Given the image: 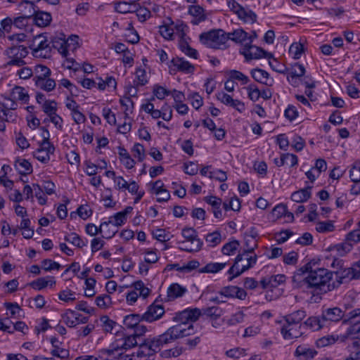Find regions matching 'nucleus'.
<instances>
[{
	"label": "nucleus",
	"instance_id": "1",
	"mask_svg": "<svg viewBox=\"0 0 360 360\" xmlns=\"http://www.w3.org/2000/svg\"><path fill=\"white\" fill-rule=\"evenodd\" d=\"M195 333L193 324H190L186 329L181 328L180 326H171L164 333L155 338L139 341L136 358L153 357L156 352L160 350L161 347L173 342L177 339L193 335Z\"/></svg>",
	"mask_w": 360,
	"mask_h": 360
},
{
	"label": "nucleus",
	"instance_id": "2",
	"mask_svg": "<svg viewBox=\"0 0 360 360\" xmlns=\"http://www.w3.org/2000/svg\"><path fill=\"white\" fill-rule=\"evenodd\" d=\"M333 273L324 268H317L303 278L302 282L307 288L313 290L316 294H324L336 288L333 281Z\"/></svg>",
	"mask_w": 360,
	"mask_h": 360
},
{
	"label": "nucleus",
	"instance_id": "3",
	"mask_svg": "<svg viewBox=\"0 0 360 360\" xmlns=\"http://www.w3.org/2000/svg\"><path fill=\"white\" fill-rule=\"evenodd\" d=\"M257 259L256 254L254 255H248L246 253L238 254L235 259L234 264L228 271V274L231 275L229 278V281H231L234 278L252 268L256 264Z\"/></svg>",
	"mask_w": 360,
	"mask_h": 360
},
{
	"label": "nucleus",
	"instance_id": "4",
	"mask_svg": "<svg viewBox=\"0 0 360 360\" xmlns=\"http://www.w3.org/2000/svg\"><path fill=\"white\" fill-rule=\"evenodd\" d=\"M200 41L208 47L219 49L229 40L227 33L221 29L212 30L200 35Z\"/></svg>",
	"mask_w": 360,
	"mask_h": 360
},
{
	"label": "nucleus",
	"instance_id": "5",
	"mask_svg": "<svg viewBox=\"0 0 360 360\" xmlns=\"http://www.w3.org/2000/svg\"><path fill=\"white\" fill-rule=\"evenodd\" d=\"M182 236L186 239L179 242V249L188 252H198L202 245V241L198 238L196 231L193 228H184L182 230Z\"/></svg>",
	"mask_w": 360,
	"mask_h": 360
},
{
	"label": "nucleus",
	"instance_id": "6",
	"mask_svg": "<svg viewBox=\"0 0 360 360\" xmlns=\"http://www.w3.org/2000/svg\"><path fill=\"white\" fill-rule=\"evenodd\" d=\"M19 11L22 15L14 18L13 25L19 29H23L27 26L29 20H32L33 13H35L34 3L27 0L22 1L19 4Z\"/></svg>",
	"mask_w": 360,
	"mask_h": 360
},
{
	"label": "nucleus",
	"instance_id": "7",
	"mask_svg": "<svg viewBox=\"0 0 360 360\" xmlns=\"http://www.w3.org/2000/svg\"><path fill=\"white\" fill-rule=\"evenodd\" d=\"M27 47L22 45L13 46L5 51V54L11 58L7 62L8 66H18L20 67L25 64L23 58L28 54Z\"/></svg>",
	"mask_w": 360,
	"mask_h": 360
},
{
	"label": "nucleus",
	"instance_id": "8",
	"mask_svg": "<svg viewBox=\"0 0 360 360\" xmlns=\"http://www.w3.org/2000/svg\"><path fill=\"white\" fill-rule=\"evenodd\" d=\"M201 310L198 308H188L183 310L182 311L176 313V315L173 317V321L179 323L176 326H180L181 328L186 329L187 328H184L183 325H186L188 322L196 321L201 316Z\"/></svg>",
	"mask_w": 360,
	"mask_h": 360
},
{
	"label": "nucleus",
	"instance_id": "9",
	"mask_svg": "<svg viewBox=\"0 0 360 360\" xmlns=\"http://www.w3.org/2000/svg\"><path fill=\"white\" fill-rule=\"evenodd\" d=\"M306 316L305 311L302 309L297 310L290 314L285 316V320L288 323V326H283L281 328V332L285 339H292L294 335L290 333V328L288 327L292 324H297L300 323Z\"/></svg>",
	"mask_w": 360,
	"mask_h": 360
},
{
	"label": "nucleus",
	"instance_id": "10",
	"mask_svg": "<svg viewBox=\"0 0 360 360\" xmlns=\"http://www.w3.org/2000/svg\"><path fill=\"white\" fill-rule=\"evenodd\" d=\"M359 269L356 270L354 264L351 267L348 268H342L340 267L339 271H336L333 273V275L335 276L336 279V288L340 285V284L348 282L352 279H359L360 274Z\"/></svg>",
	"mask_w": 360,
	"mask_h": 360
},
{
	"label": "nucleus",
	"instance_id": "11",
	"mask_svg": "<svg viewBox=\"0 0 360 360\" xmlns=\"http://www.w3.org/2000/svg\"><path fill=\"white\" fill-rule=\"evenodd\" d=\"M126 351L125 349L110 346L109 349H102L101 353L112 356L115 360H138L135 357L134 353L129 354L126 353Z\"/></svg>",
	"mask_w": 360,
	"mask_h": 360
},
{
	"label": "nucleus",
	"instance_id": "12",
	"mask_svg": "<svg viewBox=\"0 0 360 360\" xmlns=\"http://www.w3.org/2000/svg\"><path fill=\"white\" fill-rule=\"evenodd\" d=\"M165 314V309L162 305L155 304L153 303L150 304L147 311L142 314L143 320L147 322H153L160 319Z\"/></svg>",
	"mask_w": 360,
	"mask_h": 360
},
{
	"label": "nucleus",
	"instance_id": "13",
	"mask_svg": "<svg viewBox=\"0 0 360 360\" xmlns=\"http://www.w3.org/2000/svg\"><path fill=\"white\" fill-rule=\"evenodd\" d=\"M35 13H33L32 21L38 27H46L51 22L52 18L50 13L40 11L39 7L34 4Z\"/></svg>",
	"mask_w": 360,
	"mask_h": 360
},
{
	"label": "nucleus",
	"instance_id": "14",
	"mask_svg": "<svg viewBox=\"0 0 360 360\" xmlns=\"http://www.w3.org/2000/svg\"><path fill=\"white\" fill-rule=\"evenodd\" d=\"M305 72L306 70L303 65L295 63L292 65L290 71L288 72L287 80L292 86H297L298 85L297 79L304 76Z\"/></svg>",
	"mask_w": 360,
	"mask_h": 360
},
{
	"label": "nucleus",
	"instance_id": "15",
	"mask_svg": "<svg viewBox=\"0 0 360 360\" xmlns=\"http://www.w3.org/2000/svg\"><path fill=\"white\" fill-rule=\"evenodd\" d=\"M219 294L226 297H236L241 300H245L247 296V292L244 289L233 285L223 288Z\"/></svg>",
	"mask_w": 360,
	"mask_h": 360
},
{
	"label": "nucleus",
	"instance_id": "16",
	"mask_svg": "<svg viewBox=\"0 0 360 360\" xmlns=\"http://www.w3.org/2000/svg\"><path fill=\"white\" fill-rule=\"evenodd\" d=\"M317 354V352L306 345H299L294 353L298 360H311Z\"/></svg>",
	"mask_w": 360,
	"mask_h": 360
},
{
	"label": "nucleus",
	"instance_id": "17",
	"mask_svg": "<svg viewBox=\"0 0 360 360\" xmlns=\"http://www.w3.org/2000/svg\"><path fill=\"white\" fill-rule=\"evenodd\" d=\"M251 76L257 82L271 86L274 82V79L269 77V74L260 68H255L251 70Z\"/></svg>",
	"mask_w": 360,
	"mask_h": 360
},
{
	"label": "nucleus",
	"instance_id": "18",
	"mask_svg": "<svg viewBox=\"0 0 360 360\" xmlns=\"http://www.w3.org/2000/svg\"><path fill=\"white\" fill-rule=\"evenodd\" d=\"M186 292L187 289L186 287H184L177 283H172L167 288L166 301H173L177 298L181 297Z\"/></svg>",
	"mask_w": 360,
	"mask_h": 360
},
{
	"label": "nucleus",
	"instance_id": "19",
	"mask_svg": "<svg viewBox=\"0 0 360 360\" xmlns=\"http://www.w3.org/2000/svg\"><path fill=\"white\" fill-rule=\"evenodd\" d=\"M138 344H139V340L131 334L124 336L121 340L115 341L110 346L127 350L135 346H138Z\"/></svg>",
	"mask_w": 360,
	"mask_h": 360
},
{
	"label": "nucleus",
	"instance_id": "20",
	"mask_svg": "<svg viewBox=\"0 0 360 360\" xmlns=\"http://www.w3.org/2000/svg\"><path fill=\"white\" fill-rule=\"evenodd\" d=\"M285 281V276L278 274L268 278H264L260 281L263 289L276 288L279 284Z\"/></svg>",
	"mask_w": 360,
	"mask_h": 360
},
{
	"label": "nucleus",
	"instance_id": "21",
	"mask_svg": "<svg viewBox=\"0 0 360 360\" xmlns=\"http://www.w3.org/2000/svg\"><path fill=\"white\" fill-rule=\"evenodd\" d=\"M170 63L176 67L179 71L184 73H193L195 70V67L188 61L185 60L183 58H174L170 61Z\"/></svg>",
	"mask_w": 360,
	"mask_h": 360
},
{
	"label": "nucleus",
	"instance_id": "22",
	"mask_svg": "<svg viewBox=\"0 0 360 360\" xmlns=\"http://www.w3.org/2000/svg\"><path fill=\"white\" fill-rule=\"evenodd\" d=\"M133 210V207L127 206L123 211L119 212L109 218V220H112V224L115 226H120L123 225L127 219V214L131 213Z\"/></svg>",
	"mask_w": 360,
	"mask_h": 360
},
{
	"label": "nucleus",
	"instance_id": "23",
	"mask_svg": "<svg viewBox=\"0 0 360 360\" xmlns=\"http://www.w3.org/2000/svg\"><path fill=\"white\" fill-rule=\"evenodd\" d=\"M14 167L21 175L30 174L33 171L31 163L28 160L20 158L15 160Z\"/></svg>",
	"mask_w": 360,
	"mask_h": 360
},
{
	"label": "nucleus",
	"instance_id": "24",
	"mask_svg": "<svg viewBox=\"0 0 360 360\" xmlns=\"http://www.w3.org/2000/svg\"><path fill=\"white\" fill-rule=\"evenodd\" d=\"M312 186H308L304 188H302L299 191H295L291 195L292 200L297 202H305L311 198V190Z\"/></svg>",
	"mask_w": 360,
	"mask_h": 360
},
{
	"label": "nucleus",
	"instance_id": "25",
	"mask_svg": "<svg viewBox=\"0 0 360 360\" xmlns=\"http://www.w3.org/2000/svg\"><path fill=\"white\" fill-rule=\"evenodd\" d=\"M143 315L139 314H130L125 316L123 319V325L127 329H133L139 323L143 321Z\"/></svg>",
	"mask_w": 360,
	"mask_h": 360
},
{
	"label": "nucleus",
	"instance_id": "26",
	"mask_svg": "<svg viewBox=\"0 0 360 360\" xmlns=\"http://www.w3.org/2000/svg\"><path fill=\"white\" fill-rule=\"evenodd\" d=\"M51 343L54 348L51 352L53 356H57L60 359H65L69 356V351L68 349L60 347L59 345L60 342L56 338H51Z\"/></svg>",
	"mask_w": 360,
	"mask_h": 360
},
{
	"label": "nucleus",
	"instance_id": "27",
	"mask_svg": "<svg viewBox=\"0 0 360 360\" xmlns=\"http://www.w3.org/2000/svg\"><path fill=\"white\" fill-rule=\"evenodd\" d=\"M34 72L35 74L33 78L34 82L41 81L43 79H47L51 75V70L47 66L41 64L34 67Z\"/></svg>",
	"mask_w": 360,
	"mask_h": 360
},
{
	"label": "nucleus",
	"instance_id": "28",
	"mask_svg": "<svg viewBox=\"0 0 360 360\" xmlns=\"http://www.w3.org/2000/svg\"><path fill=\"white\" fill-rule=\"evenodd\" d=\"M204 9L202 7L198 5H193L188 7V13L195 18L198 20H193L191 23L193 25H198L199 22L204 21L206 17L204 15Z\"/></svg>",
	"mask_w": 360,
	"mask_h": 360
},
{
	"label": "nucleus",
	"instance_id": "29",
	"mask_svg": "<svg viewBox=\"0 0 360 360\" xmlns=\"http://www.w3.org/2000/svg\"><path fill=\"white\" fill-rule=\"evenodd\" d=\"M229 39L238 43L243 44L247 39H249L248 34L243 29H237L231 32H228Z\"/></svg>",
	"mask_w": 360,
	"mask_h": 360
},
{
	"label": "nucleus",
	"instance_id": "30",
	"mask_svg": "<svg viewBox=\"0 0 360 360\" xmlns=\"http://www.w3.org/2000/svg\"><path fill=\"white\" fill-rule=\"evenodd\" d=\"M288 160H290V167H294L297 164V156L290 153L282 154L280 159L275 158L274 163L276 166L281 167L284 165H288Z\"/></svg>",
	"mask_w": 360,
	"mask_h": 360
},
{
	"label": "nucleus",
	"instance_id": "31",
	"mask_svg": "<svg viewBox=\"0 0 360 360\" xmlns=\"http://www.w3.org/2000/svg\"><path fill=\"white\" fill-rule=\"evenodd\" d=\"M323 321L322 314L319 316H311L307 319L304 322L305 325L311 328L313 331L320 330L323 327H326L325 322Z\"/></svg>",
	"mask_w": 360,
	"mask_h": 360
},
{
	"label": "nucleus",
	"instance_id": "32",
	"mask_svg": "<svg viewBox=\"0 0 360 360\" xmlns=\"http://www.w3.org/2000/svg\"><path fill=\"white\" fill-rule=\"evenodd\" d=\"M360 319L357 321L356 323L350 326L346 330L345 334L344 335L342 342L345 340V338H350L353 340H360Z\"/></svg>",
	"mask_w": 360,
	"mask_h": 360
},
{
	"label": "nucleus",
	"instance_id": "33",
	"mask_svg": "<svg viewBox=\"0 0 360 360\" xmlns=\"http://www.w3.org/2000/svg\"><path fill=\"white\" fill-rule=\"evenodd\" d=\"M61 35V37L52 39L51 43L53 48L58 49L63 57H66L68 55V51L65 46V35L63 34Z\"/></svg>",
	"mask_w": 360,
	"mask_h": 360
},
{
	"label": "nucleus",
	"instance_id": "34",
	"mask_svg": "<svg viewBox=\"0 0 360 360\" xmlns=\"http://www.w3.org/2000/svg\"><path fill=\"white\" fill-rule=\"evenodd\" d=\"M11 96L14 100H19L25 103H27L29 101V95L27 92L25 91V89L20 86H15L13 88Z\"/></svg>",
	"mask_w": 360,
	"mask_h": 360
},
{
	"label": "nucleus",
	"instance_id": "35",
	"mask_svg": "<svg viewBox=\"0 0 360 360\" xmlns=\"http://www.w3.org/2000/svg\"><path fill=\"white\" fill-rule=\"evenodd\" d=\"M226 265V262L223 263H209L204 267L199 269L200 273L215 274L222 270Z\"/></svg>",
	"mask_w": 360,
	"mask_h": 360
},
{
	"label": "nucleus",
	"instance_id": "36",
	"mask_svg": "<svg viewBox=\"0 0 360 360\" xmlns=\"http://www.w3.org/2000/svg\"><path fill=\"white\" fill-rule=\"evenodd\" d=\"M313 270L312 265L311 262L307 263L305 265L299 268L297 271L292 276V281L294 282H302V279H301V276L307 274L309 275L311 271Z\"/></svg>",
	"mask_w": 360,
	"mask_h": 360
},
{
	"label": "nucleus",
	"instance_id": "37",
	"mask_svg": "<svg viewBox=\"0 0 360 360\" xmlns=\"http://www.w3.org/2000/svg\"><path fill=\"white\" fill-rule=\"evenodd\" d=\"M35 85L46 91H51L56 88V82L54 79L47 77V79H43L41 81L35 82Z\"/></svg>",
	"mask_w": 360,
	"mask_h": 360
},
{
	"label": "nucleus",
	"instance_id": "38",
	"mask_svg": "<svg viewBox=\"0 0 360 360\" xmlns=\"http://www.w3.org/2000/svg\"><path fill=\"white\" fill-rule=\"evenodd\" d=\"M64 240L66 242L70 243L75 246L82 248L86 245V241L84 242L80 236L76 233H71L65 236Z\"/></svg>",
	"mask_w": 360,
	"mask_h": 360
},
{
	"label": "nucleus",
	"instance_id": "39",
	"mask_svg": "<svg viewBox=\"0 0 360 360\" xmlns=\"http://www.w3.org/2000/svg\"><path fill=\"white\" fill-rule=\"evenodd\" d=\"M353 248V244L349 240L345 239L342 243L334 245L333 249L335 250L340 256H343L350 252Z\"/></svg>",
	"mask_w": 360,
	"mask_h": 360
},
{
	"label": "nucleus",
	"instance_id": "40",
	"mask_svg": "<svg viewBox=\"0 0 360 360\" xmlns=\"http://www.w3.org/2000/svg\"><path fill=\"white\" fill-rule=\"evenodd\" d=\"M133 82L136 86H142L148 83L146 72L144 69L141 68L136 69V78Z\"/></svg>",
	"mask_w": 360,
	"mask_h": 360
},
{
	"label": "nucleus",
	"instance_id": "41",
	"mask_svg": "<svg viewBox=\"0 0 360 360\" xmlns=\"http://www.w3.org/2000/svg\"><path fill=\"white\" fill-rule=\"evenodd\" d=\"M139 4H129L128 2H117L115 4V9L120 13H133L134 10L131 7H136Z\"/></svg>",
	"mask_w": 360,
	"mask_h": 360
},
{
	"label": "nucleus",
	"instance_id": "42",
	"mask_svg": "<svg viewBox=\"0 0 360 360\" xmlns=\"http://www.w3.org/2000/svg\"><path fill=\"white\" fill-rule=\"evenodd\" d=\"M338 335H326L318 339L316 342V344L318 347H324L334 344L336 341H338Z\"/></svg>",
	"mask_w": 360,
	"mask_h": 360
},
{
	"label": "nucleus",
	"instance_id": "43",
	"mask_svg": "<svg viewBox=\"0 0 360 360\" xmlns=\"http://www.w3.org/2000/svg\"><path fill=\"white\" fill-rule=\"evenodd\" d=\"M240 245L237 240H233L226 243L221 248V252L226 255H232L235 253Z\"/></svg>",
	"mask_w": 360,
	"mask_h": 360
},
{
	"label": "nucleus",
	"instance_id": "44",
	"mask_svg": "<svg viewBox=\"0 0 360 360\" xmlns=\"http://www.w3.org/2000/svg\"><path fill=\"white\" fill-rule=\"evenodd\" d=\"M41 108L44 113L48 116H51V115L56 113L57 103L54 100H48L42 104Z\"/></svg>",
	"mask_w": 360,
	"mask_h": 360
},
{
	"label": "nucleus",
	"instance_id": "45",
	"mask_svg": "<svg viewBox=\"0 0 360 360\" xmlns=\"http://www.w3.org/2000/svg\"><path fill=\"white\" fill-rule=\"evenodd\" d=\"M304 52V47L301 43H292L289 49V53L292 55V58L295 60L300 58L302 53Z\"/></svg>",
	"mask_w": 360,
	"mask_h": 360
},
{
	"label": "nucleus",
	"instance_id": "46",
	"mask_svg": "<svg viewBox=\"0 0 360 360\" xmlns=\"http://www.w3.org/2000/svg\"><path fill=\"white\" fill-rule=\"evenodd\" d=\"M240 20L245 22L254 23L257 20V15L251 10H246L243 8V12L240 13L238 16Z\"/></svg>",
	"mask_w": 360,
	"mask_h": 360
},
{
	"label": "nucleus",
	"instance_id": "47",
	"mask_svg": "<svg viewBox=\"0 0 360 360\" xmlns=\"http://www.w3.org/2000/svg\"><path fill=\"white\" fill-rule=\"evenodd\" d=\"M335 226L331 221H319L316 224V230L319 233L331 232Z\"/></svg>",
	"mask_w": 360,
	"mask_h": 360
},
{
	"label": "nucleus",
	"instance_id": "48",
	"mask_svg": "<svg viewBox=\"0 0 360 360\" xmlns=\"http://www.w3.org/2000/svg\"><path fill=\"white\" fill-rule=\"evenodd\" d=\"M229 77L233 80L240 81L242 84H246L249 82L250 79L248 76L245 75L240 71L232 70L229 71Z\"/></svg>",
	"mask_w": 360,
	"mask_h": 360
},
{
	"label": "nucleus",
	"instance_id": "49",
	"mask_svg": "<svg viewBox=\"0 0 360 360\" xmlns=\"http://www.w3.org/2000/svg\"><path fill=\"white\" fill-rule=\"evenodd\" d=\"M41 268L45 271H51L53 269L59 270L61 268V265L52 259H44L41 261Z\"/></svg>",
	"mask_w": 360,
	"mask_h": 360
},
{
	"label": "nucleus",
	"instance_id": "50",
	"mask_svg": "<svg viewBox=\"0 0 360 360\" xmlns=\"http://www.w3.org/2000/svg\"><path fill=\"white\" fill-rule=\"evenodd\" d=\"M34 42L38 43L36 49H34L35 52H38L39 51L45 50L49 48V44L48 43V40L46 37L43 34L37 35L34 39Z\"/></svg>",
	"mask_w": 360,
	"mask_h": 360
},
{
	"label": "nucleus",
	"instance_id": "51",
	"mask_svg": "<svg viewBox=\"0 0 360 360\" xmlns=\"http://www.w3.org/2000/svg\"><path fill=\"white\" fill-rule=\"evenodd\" d=\"M153 92L157 98L160 100L164 99L166 96H169L172 93L171 91L166 89L165 87L159 84L154 85Z\"/></svg>",
	"mask_w": 360,
	"mask_h": 360
},
{
	"label": "nucleus",
	"instance_id": "52",
	"mask_svg": "<svg viewBox=\"0 0 360 360\" xmlns=\"http://www.w3.org/2000/svg\"><path fill=\"white\" fill-rule=\"evenodd\" d=\"M205 240L210 246L214 247L221 242V233L219 231H214L212 233H208L206 236Z\"/></svg>",
	"mask_w": 360,
	"mask_h": 360
},
{
	"label": "nucleus",
	"instance_id": "53",
	"mask_svg": "<svg viewBox=\"0 0 360 360\" xmlns=\"http://www.w3.org/2000/svg\"><path fill=\"white\" fill-rule=\"evenodd\" d=\"M182 347H176L172 349H166L162 352L161 356L164 358L177 357L183 353Z\"/></svg>",
	"mask_w": 360,
	"mask_h": 360
},
{
	"label": "nucleus",
	"instance_id": "54",
	"mask_svg": "<svg viewBox=\"0 0 360 360\" xmlns=\"http://www.w3.org/2000/svg\"><path fill=\"white\" fill-rule=\"evenodd\" d=\"M349 177L354 183L360 181V162L355 163L350 169Z\"/></svg>",
	"mask_w": 360,
	"mask_h": 360
},
{
	"label": "nucleus",
	"instance_id": "55",
	"mask_svg": "<svg viewBox=\"0 0 360 360\" xmlns=\"http://www.w3.org/2000/svg\"><path fill=\"white\" fill-rule=\"evenodd\" d=\"M188 99L191 100V105L196 110H198L203 104L202 97L196 92L188 95Z\"/></svg>",
	"mask_w": 360,
	"mask_h": 360
},
{
	"label": "nucleus",
	"instance_id": "56",
	"mask_svg": "<svg viewBox=\"0 0 360 360\" xmlns=\"http://www.w3.org/2000/svg\"><path fill=\"white\" fill-rule=\"evenodd\" d=\"M33 289L41 290L49 285V281L46 278L41 277L29 284Z\"/></svg>",
	"mask_w": 360,
	"mask_h": 360
},
{
	"label": "nucleus",
	"instance_id": "57",
	"mask_svg": "<svg viewBox=\"0 0 360 360\" xmlns=\"http://www.w3.org/2000/svg\"><path fill=\"white\" fill-rule=\"evenodd\" d=\"M269 64L271 69L276 72L281 74H287L289 71V68H288L284 65L280 64L276 58H274V61H269Z\"/></svg>",
	"mask_w": 360,
	"mask_h": 360
},
{
	"label": "nucleus",
	"instance_id": "58",
	"mask_svg": "<svg viewBox=\"0 0 360 360\" xmlns=\"http://www.w3.org/2000/svg\"><path fill=\"white\" fill-rule=\"evenodd\" d=\"M75 295V292H73L69 289H66V290L60 291L58 293V298L62 301L68 302L74 301L76 300Z\"/></svg>",
	"mask_w": 360,
	"mask_h": 360
},
{
	"label": "nucleus",
	"instance_id": "59",
	"mask_svg": "<svg viewBox=\"0 0 360 360\" xmlns=\"http://www.w3.org/2000/svg\"><path fill=\"white\" fill-rule=\"evenodd\" d=\"M101 321L103 330L108 333H111L114 326H116V322L109 319L108 316H103L101 317Z\"/></svg>",
	"mask_w": 360,
	"mask_h": 360
},
{
	"label": "nucleus",
	"instance_id": "60",
	"mask_svg": "<svg viewBox=\"0 0 360 360\" xmlns=\"http://www.w3.org/2000/svg\"><path fill=\"white\" fill-rule=\"evenodd\" d=\"M292 235L293 232L290 230H282L276 234V241L278 244L284 243Z\"/></svg>",
	"mask_w": 360,
	"mask_h": 360
},
{
	"label": "nucleus",
	"instance_id": "61",
	"mask_svg": "<svg viewBox=\"0 0 360 360\" xmlns=\"http://www.w3.org/2000/svg\"><path fill=\"white\" fill-rule=\"evenodd\" d=\"M245 245L247 249L243 253H246L248 255H254V250L257 248V240L245 238Z\"/></svg>",
	"mask_w": 360,
	"mask_h": 360
},
{
	"label": "nucleus",
	"instance_id": "62",
	"mask_svg": "<svg viewBox=\"0 0 360 360\" xmlns=\"http://www.w3.org/2000/svg\"><path fill=\"white\" fill-rule=\"evenodd\" d=\"M132 151L134 153L135 158H138V160L141 162L145 158V150L144 147L141 143H135Z\"/></svg>",
	"mask_w": 360,
	"mask_h": 360
},
{
	"label": "nucleus",
	"instance_id": "63",
	"mask_svg": "<svg viewBox=\"0 0 360 360\" xmlns=\"http://www.w3.org/2000/svg\"><path fill=\"white\" fill-rule=\"evenodd\" d=\"M136 13L141 22L146 21L151 15L150 11L148 8L141 6H139V9H136Z\"/></svg>",
	"mask_w": 360,
	"mask_h": 360
},
{
	"label": "nucleus",
	"instance_id": "64",
	"mask_svg": "<svg viewBox=\"0 0 360 360\" xmlns=\"http://www.w3.org/2000/svg\"><path fill=\"white\" fill-rule=\"evenodd\" d=\"M347 240H349L351 243L353 245L360 242V228H357L350 232H349L347 235Z\"/></svg>",
	"mask_w": 360,
	"mask_h": 360
}]
</instances>
